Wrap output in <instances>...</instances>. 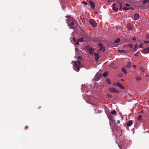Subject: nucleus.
<instances>
[{
	"mask_svg": "<svg viewBox=\"0 0 149 149\" xmlns=\"http://www.w3.org/2000/svg\"><path fill=\"white\" fill-rule=\"evenodd\" d=\"M108 117L110 121L113 122L115 120L114 117L111 114L108 115Z\"/></svg>",
	"mask_w": 149,
	"mask_h": 149,
	"instance_id": "obj_7",
	"label": "nucleus"
},
{
	"mask_svg": "<svg viewBox=\"0 0 149 149\" xmlns=\"http://www.w3.org/2000/svg\"><path fill=\"white\" fill-rule=\"evenodd\" d=\"M66 17L67 18H69V16H66Z\"/></svg>",
	"mask_w": 149,
	"mask_h": 149,
	"instance_id": "obj_44",
	"label": "nucleus"
},
{
	"mask_svg": "<svg viewBox=\"0 0 149 149\" xmlns=\"http://www.w3.org/2000/svg\"><path fill=\"white\" fill-rule=\"evenodd\" d=\"M74 66L76 68L75 70L77 72H79V71L80 68L83 67L82 65L81 64V61L78 60L74 61Z\"/></svg>",
	"mask_w": 149,
	"mask_h": 149,
	"instance_id": "obj_2",
	"label": "nucleus"
},
{
	"mask_svg": "<svg viewBox=\"0 0 149 149\" xmlns=\"http://www.w3.org/2000/svg\"><path fill=\"white\" fill-rule=\"evenodd\" d=\"M107 83L109 84H111V82L110 81V80L109 79H107Z\"/></svg>",
	"mask_w": 149,
	"mask_h": 149,
	"instance_id": "obj_28",
	"label": "nucleus"
},
{
	"mask_svg": "<svg viewBox=\"0 0 149 149\" xmlns=\"http://www.w3.org/2000/svg\"><path fill=\"white\" fill-rule=\"evenodd\" d=\"M84 4H85V5H87V3L85 1H84Z\"/></svg>",
	"mask_w": 149,
	"mask_h": 149,
	"instance_id": "obj_41",
	"label": "nucleus"
},
{
	"mask_svg": "<svg viewBox=\"0 0 149 149\" xmlns=\"http://www.w3.org/2000/svg\"><path fill=\"white\" fill-rule=\"evenodd\" d=\"M142 72H144V71H143V70H142Z\"/></svg>",
	"mask_w": 149,
	"mask_h": 149,
	"instance_id": "obj_51",
	"label": "nucleus"
},
{
	"mask_svg": "<svg viewBox=\"0 0 149 149\" xmlns=\"http://www.w3.org/2000/svg\"><path fill=\"white\" fill-rule=\"evenodd\" d=\"M120 121L119 120H118L117 121V123L118 124H119L120 123Z\"/></svg>",
	"mask_w": 149,
	"mask_h": 149,
	"instance_id": "obj_37",
	"label": "nucleus"
},
{
	"mask_svg": "<svg viewBox=\"0 0 149 149\" xmlns=\"http://www.w3.org/2000/svg\"><path fill=\"white\" fill-rule=\"evenodd\" d=\"M98 46L100 47V49L98 50V52L102 50V52H103L105 50V49L104 48L103 45L101 43H99L98 44Z\"/></svg>",
	"mask_w": 149,
	"mask_h": 149,
	"instance_id": "obj_5",
	"label": "nucleus"
},
{
	"mask_svg": "<svg viewBox=\"0 0 149 149\" xmlns=\"http://www.w3.org/2000/svg\"><path fill=\"white\" fill-rule=\"evenodd\" d=\"M109 91L112 93H118L119 91L113 87L109 89Z\"/></svg>",
	"mask_w": 149,
	"mask_h": 149,
	"instance_id": "obj_6",
	"label": "nucleus"
},
{
	"mask_svg": "<svg viewBox=\"0 0 149 149\" xmlns=\"http://www.w3.org/2000/svg\"><path fill=\"white\" fill-rule=\"evenodd\" d=\"M116 113V111L115 110H113L111 112V114H114Z\"/></svg>",
	"mask_w": 149,
	"mask_h": 149,
	"instance_id": "obj_26",
	"label": "nucleus"
},
{
	"mask_svg": "<svg viewBox=\"0 0 149 149\" xmlns=\"http://www.w3.org/2000/svg\"><path fill=\"white\" fill-rule=\"evenodd\" d=\"M118 146H119V148H121V147H120V146L119 144H118Z\"/></svg>",
	"mask_w": 149,
	"mask_h": 149,
	"instance_id": "obj_45",
	"label": "nucleus"
},
{
	"mask_svg": "<svg viewBox=\"0 0 149 149\" xmlns=\"http://www.w3.org/2000/svg\"><path fill=\"white\" fill-rule=\"evenodd\" d=\"M94 55L95 56V60L97 61H98L99 57V55L98 54L95 53Z\"/></svg>",
	"mask_w": 149,
	"mask_h": 149,
	"instance_id": "obj_14",
	"label": "nucleus"
},
{
	"mask_svg": "<svg viewBox=\"0 0 149 149\" xmlns=\"http://www.w3.org/2000/svg\"><path fill=\"white\" fill-rule=\"evenodd\" d=\"M122 71L124 74H126L127 73V70L125 68H122Z\"/></svg>",
	"mask_w": 149,
	"mask_h": 149,
	"instance_id": "obj_21",
	"label": "nucleus"
},
{
	"mask_svg": "<svg viewBox=\"0 0 149 149\" xmlns=\"http://www.w3.org/2000/svg\"><path fill=\"white\" fill-rule=\"evenodd\" d=\"M121 81H124V79H121Z\"/></svg>",
	"mask_w": 149,
	"mask_h": 149,
	"instance_id": "obj_48",
	"label": "nucleus"
},
{
	"mask_svg": "<svg viewBox=\"0 0 149 149\" xmlns=\"http://www.w3.org/2000/svg\"><path fill=\"white\" fill-rule=\"evenodd\" d=\"M79 42H78V41H77V42H76L75 43V45H78L79 44Z\"/></svg>",
	"mask_w": 149,
	"mask_h": 149,
	"instance_id": "obj_38",
	"label": "nucleus"
},
{
	"mask_svg": "<svg viewBox=\"0 0 149 149\" xmlns=\"http://www.w3.org/2000/svg\"><path fill=\"white\" fill-rule=\"evenodd\" d=\"M136 40V37H134L133 38L132 40L134 41H135Z\"/></svg>",
	"mask_w": 149,
	"mask_h": 149,
	"instance_id": "obj_36",
	"label": "nucleus"
},
{
	"mask_svg": "<svg viewBox=\"0 0 149 149\" xmlns=\"http://www.w3.org/2000/svg\"><path fill=\"white\" fill-rule=\"evenodd\" d=\"M120 40V39L119 38H117L114 42V43H117L119 42Z\"/></svg>",
	"mask_w": 149,
	"mask_h": 149,
	"instance_id": "obj_17",
	"label": "nucleus"
},
{
	"mask_svg": "<svg viewBox=\"0 0 149 149\" xmlns=\"http://www.w3.org/2000/svg\"><path fill=\"white\" fill-rule=\"evenodd\" d=\"M89 22L91 26L94 27L97 26V24L95 21L93 19H91L89 20Z\"/></svg>",
	"mask_w": 149,
	"mask_h": 149,
	"instance_id": "obj_3",
	"label": "nucleus"
},
{
	"mask_svg": "<svg viewBox=\"0 0 149 149\" xmlns=\"http://www.w3.org/2000/svg\"><path fill=\"white\" fill-rule=\"evenodd\" d=\"M139 14H135L134 16V19L135 20H138L139 18Z\"/></svg>",
	"mask_w": 149,
	"mask_h": 149,
	"instance_id": "obj_15",
	"label": "nucleus"
},
{
	"mask_svg": "<svg viewBox=\"0 0 149 149\" xmlns=\"http://www.w3.org/2000/svg\"><path fill=\"white\" fill-rule=\"evenodd\" d=\"M107 96L109 98L112 97V96L110 94H108L107 95Z\"/></svg>",
	"mask_w": 149,
	"mask_h": 149,
	"instance_id": "obj_29",
	"label": "nucleus"
},
{
	"mask_svg": "<svg viewBox=\"0 0 149 149\" xmlns=\"http://www.w3.org/2000/svg\"><path fill=\"white\" fill-rule=\"evenodd\" d=\"M111 7H112V9L113 10H115L116 12H117L118 10V8H116L115 4L114 3L112 5Z\"/></svg>",
	"mask_w": 149,
	"mask_h": 149,
	"instance_id": "obj_9",
	"label": "nucleus"
},
{
	"mask_svg": "<svg viewBox=\"0 0 149 149\" xmlns=\"http://www.w3.org/2000/svg\"><path fill=\"white\" fill-rule=\"evenodd\" d=\"M123 9L124 10H125V11L127 12V10H129L130 9V8H127L125 7H123Z\"/></svg>",
	"mask_w": 149,
	"mask_h": 149,
	"instance_id": "obj_23",
	"label": "nucleus"
},
{
	"mask_svg": "<svg viewBox=\"0 0 149 149\" xmlns=\"http://www.w3.org/2000/svg\"><path fill=\"white\" fill-rule=\"evenodd\" d=\"M130 8V9H131V10H134V8Z\"/></svg>",
	"mask_w": 149,
	"mask_h": 149,
	"instance_id": "obj_42",
	"label": "nucleus"
},
{
	"mask_svg": "<svg viewBox=\"0 0 149 149\" xmlns=\"http://www.w3.org/2000/svg\"><path fill=\"white\" fill-rule=\"evenodd\" d=\"M111 1H108L109 3H111Z\"/></svg>",
	"mask_w": 149,
	"mask_h": 149,
	"instance_id": "obj_47",
	"label": "nucleus"
},
{
	"mask_svg": "<svg viewBox=\"0 0 149 149\" xmlns=\"http://www.w3.org/2000/svg\"><path fill=\"white\" fill-rule=\"evenodd\" d=\"M78 60H81L82 59L81 57L80 56H78Z\"/></svg>",
	"mask_w": 149,
	"mask_h": 149,
	"instance_id": "obj_31",
	"label": "nucleus"
},
{
	"mask_svg": "<svg viewBox=\"0 0 149 149\" xmlns=\"http://www.w3.org/2000/svg\"><path fill=\"white\" fill-rule=\"evenodd\" d=\"M118 4L120 6L119 9L120 10H122V7L123 6L122 4L120 3L119 1H118Z\"/></svg>",
	"mask_w": 149,
	"mask_h": 149,
	"instance_id": "obj_18",
	"label": "nucleus"
},
{
	"mask_svg": "<svg viewBox=\"0 0 149 149\" xmlns=\"http://www.w3.org/2000/svg\"><path fill=\"white\" fill-rule=\"evenodd\" d=\"M102 76V74L99 72H97L95 77V79L96 81L99 80Z\"/></svg>",
	"mask_w": 149,
	"mask_h": 149,
	"instance_id": "obj_4",
	"label": "nucleus"
},
{
	"mask_svg": "<svg viewBox=\"0 0 149 149\" xmlns=\"http://www.w3.org/2000/svg\"><path fill=\"white\" fill-rule=\"evenodd\" d=\"M138 54H139V52H138V53H136V54H135L134 55H135V56H138Z\"/></svg>",
	"mask_w": 149,
	"mask_h": 149,
	"instance_id": "obj_34",
	"label": "nucleus"
},
{
	"mask_svg": "<svg viewBox=\"0 0 149 149\" xmlns=\"http://www.w3.org/2000/svg\"><path fill=\"white\" fill-rule=\"evenodd\" d=\"M147 37L148 38H149V34L147 35Z\"/></svg>",
	"mask_w": 149,
	"mask_h": 149,
	"instance_id": "obj_46",
	"label": "nucleus"
},
{
	"mask_svg": "<svg viewBox=\"0 0 149 149\" xmlns=\"http://www.w3.org/2000/svg\"><path fill=\"white\" fill-rule=\"evenodd\" d=\"M143 52L145 54L149 52V47H148L143 49Z\"/></svg>",
	"mask_w": 149,
	"mask_h": 149,
	"instance_id": "obj_10",
	"label": "nucleus"
},
{
	"mask_svg": "<svg viewBox=\"0 0 149 149\" xmlns=\"http://www.w3.org/2000/svg\"><path fill=\"white\" fill-rule=\"evenodd\" d=\"M77 41H78V42H83L84 41H83V37H82L81 38H80Z\"/></svg>",
	"mask_w": 149,
	"mask_h": 149,
	"instance_id": "obj_22",
	"label": "nucleus"
},
{
	"mask_svg": "<svg viewBox=\"0 0 149 149\" xmlns=\"http://www.w3.org/2000/svg\"><path fill=\"white\" fill-rule=\"evenodd\" d=\"M143 44H140V45H139V47L140 48H142L143 47Z\"/></svg>",
	"mask_w": 149,
	"mask_h": 149,
	"instance_id": "obj_30",
	"label": "nucleus"
},
{
	"mask_svg": "<svg viewBox=\"0 0 149 149\" xmlns=\"http://www.w3.org/2000/svg\"><path fill=\"white\" fill-rule=\"evenodd\" d=\"M67 24L70 28L72 29H75L78 25V24L76 22V21L74 20L73 18L68 20Z\"/></svg>",
	"mask_w": 149,
	"mask_h": 149,
	"instance_id": "obj_1",
	"label": "nucleus"
},
{
	"mask_svg": "<svg viewBox=\"0 0 149 149\" xmlns=\"http://www.w3.org/2000/svg\"><path fill=\"white\" fill-rule=\"evenodd\" d=\"M136 79L137 80L139 81L141 80V78L140 77H136Z\"/></svg>",
	"mask_w": 149,
	"mask_h": 149,
	"instance_id": "obj_27",
	"label": "nucleus"
},
{
	"mask_svg": "<svg viewBox=\"0 0 149 149\" xmlns=\"http://www.w3.org/2000/svg\"><path fill=\"white\" fill-rule=\"evenodd\" d=\"M108 74V71H106L103 74V76L104 77H106L107 76Z\"/></svg>",
	"mask_w": 149,
	"mask_h": 149,
	"instance_id": "obj_19",
	"label": "nucleus"
},
{
	"mask_svg": "<svg viewBox=\"0 0 149 149\" xmlns=\"http://www.w3.org/2000/svg\"><path fill=\"white\" fill-rule=\"evenodd\" d=\"M146 76L147 77H148V75H147Z\"/></svg>",
	"mask_w": 149,
	"mask_h": 149,
	"instance_id": "obj_49",
	"label": "nucleus"
},
{
	"mask_svg": "<svg viewBox=\"0 0 149 149\" xmlns=\"http://www.w3.org/2000/svg\"><path fill=\"white\" fill-rule=\"evenodd\" d=\"M144 42L145 43H149V41H144Z\"/></svg>",
	"mask_w": 149,
	"mask_h": 149,
	"instance_id": "obj_35",
	"label": "nucleus"
},
{
	"mask_svg": "<svg viewBox=\"0 0 149 149\" xmlns=\"http://www.w3.org/2000/svg\"><path fill=\"white\" fill-rule=\"evenodd\" d=\"M129 46L130 47H132V44H130L129 45Z\"/></svg>",
	"mask_w": 149,
	"mask_h": 149,
	"instance_id": "obj_43",
	"label": "nucleus"
},
{
	"mask_svg": "<svg viewBox=\"0 0 149 149\" xmlns=\"http://www.w3.org/2000/svg\"><path fill=\"white\" fill-rule=\"evenodd\" d=\"M89 4L93 9H94L95 8V4L94 2L91 1H89Z\"/></svg>",
	"mask_w": 149,
	"mask_h": 149,
	"instance_id": "obj_8",
	"label": "nucleus"
},
{
	"mask_svg": "<svg viewBox=\"0 0 149 149\" xmlns=\"http://www.w3.org/2000/svg\"><path fill=\"white\" fill-rule=\"evenodd\" d=\"M116 143H117V144H118V142H116Z\"/></svg>",
	"mask_w": 149,
	"mask_h": 149,
	"instance_id": "obj_52",
	"label": "nucleus"
},
{
	"mask_svg": "<svg viewBox=\"0 0 149 149\" xmlns=\"http://www.w3.org/2000/svg\"><path fill=\"white\" fill-rule=\"evenodd\" d=\"M133 67L134 68H136V65H133Z\"/></svg>",
	"mask_w": 149,
	"mask_h": 149,
	"instance_id": "obj_40",
	"label": "nucleus"
},
{
	"mask_svg": "<svg viewBox=\"0 0 149 149\" xmlns=\"http://www.w3.org/2000/svg\"><path fill=\"white\" fill-rule=\"evenodd\" d=\"M130 6V5L127 3H125V6L127 7H129Z\"/></svg>",
	"mask_w": 149,
	"mask_h": 149,
	"instance_id": "obj_33",
	"label": "nucleus"
},
{
	"mask_svg": "<svg viewBox=\"0 0 149 149\" xmlns=\"http://www.w3.org/2000/svg\"><path fill=\"white\" fill-rule=\"evenodd\" d=\"M142 119V117L141 115H139L138 116V120H139L140 121Z\"/></svg>",
	"mask_w": 149,
	"mask_h": 149,
	"instance_id": "obj_24",
	"label": "nucleus"
},
{
	"mask_svg": "<svg viewBox=\"0 0 149 149\" xmlns=\"http://www.w3.org/2000/svg\"><path fill=\"white\" fill-rule=\"evenodd\" d=\"M118 52L119 53H127L128 52V51H125L123 50H118Z\"/></svg>",
	"mask_w": 149,
	"mask_h": 149,
	"instance_id": "obj_16",
	"label": "nucleus"
},
{
	"mask_svg": "<svg viewBox=\"0 0 149 149\" xmlns=\"http://www.w3.org/2000/svg\"><path fill=\"white\" fill-rule=\"evenodd\" d=\"M128 28L130 30H132L133 29V25L131 24H127Z\"/></svg>",
	"mask_w": 149,
	"mask_h": 149,
	"instance_id": "obj_13",
	"label": "nucleus"
},
{
	"mask_svg": "<svg viewBox=\"0 0 149 149\" xmlns=\"http://www.w3.org/2000/svg\"><path fill=\"white\" fill-rule=\"evenodd\" d=\"M73 40L74 42H76L77 41L76 39H75L74 37L73 38Z\"/></svg>",
	"mask_w": 149,
	"mask_h": 149,
	"instance_id": "obj_32",
	"label": "nucleus"
},
{
	"mask_svg": "<svg viewBox=\"0 0 149 149\" xmlns=\"http://www.w3.org/2000/svg\"><path fill=\"white\" fill-rule=\"evenodd\" d=\"M149 0H144L143 1V4H145L146 3V2H149Z\"/></svg>",
	"mask_w": 149,
	"mask_h": 149,
	"instance_id": "obj_25",
	"label": "nucleus"
},
{
	"mask_svg": "<svg viewBox=\"0 0 149 149\" xmlns=\"http://www.w3.org/2000/svg\"><path fill=\"white\" fill-rule=\"evenodd\" d=\"M127 67L129 68H130L131 67V63L130 62L127 63Z\"/></svg>",
	"mask_w": 149,
	"mask_h": 149,
	"instance_id": "obj_20",
	"label": "nucleus"
},
{
	"mask_svg": "<svg viewBox=\"0 0 149 149\" xmlns=\"http://www.w3.org/2000/svg\"><path fill=\"white\" fill-rule=\"evenodd\" d=\"M136 45H135V47H134V50H136Z\"/></svg>",
	"mask_w": 149,
	"mask_h": 149,
	"instance_id": "obj_39",
	"label": "nucleus"
},
{
	"mask_svg": "<svg viewBox=\"0 0 149 149\" xmlns=\"http://www.w3.org/2000/svg\"><path fill=\"white\" fill-rule=\"evenodd\" d=\"M116 85L120 87L122 89H125L124 87L119 82H117L116 83Z\"/></svg>",
	"mask_w": 149,
	"mask_h": 149,
	"instance_id": "obj_11",
	"label": "nucleus"
},
{
	"mask_svg": "<svg viewBox=\"0 0 149 149\" xmlns=\"http://www.w3.org/2000/svg\"><path fill=\"white\" fill-rule=\"evenodd\" d=\"M148 2L149 3V2Z\"/></svg>",
	"mask_w": 149,
	"mask_h": 149,
	"instance_id": "obj_53",
	"label": "nucleus"
},
{
	"mask_svg": "<svg viewBox=\"0 0 149 149\" xmlns=\"http://www.w3.org/2000/svg\"><path fill=\"white\" fill-rule=\"evenodd\" d=\"M91 49H91L90 50V52H91Z\"/></svg>",
	"mask_w": 149,
	"mask_h": 149,
	"instance_id": "obj_50",
	"label": "nucleus"
},
{
	"mask_svg": "<svg viewBox=\"0 0 149 149\" xmlns=\"http://www.w3.org/2000/svg\"><path fill=\"white\" fill-rule=\"evenodd\" d=\"M133 123L132 121V120H130L127 123L126 127L131 126Z\"/></svg>",
	"mask_w": 149,
	"mask_h": 149,
	"instance_id": "obj_12",
	"label": "nucleus"
}]
</instances>
